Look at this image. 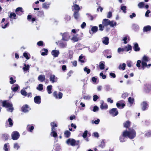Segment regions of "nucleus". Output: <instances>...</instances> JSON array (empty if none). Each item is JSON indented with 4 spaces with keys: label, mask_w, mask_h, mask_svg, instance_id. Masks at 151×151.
<instances>
[{
    "label": "nucleus",
    "mask_w": 151,
    "mask_h": 151,
    "mask_svg": "<svg viewBox=\"0 0 151 151\" xmlns=\"http://www.w3.org/2000/svg\"><path fill=\"white\" fill-rule=\"evenodd\" d=\"M116 25V23L114 21H110L108 19H105L103 20L102 24L99 25V30L103 31L105 27L109 25L111 27H113Z\"/></svg>",
    "instance_id": "nucleus-1"
},
{
    "label": "nucleus",
    "mask_w": 151,
    "mask_h": 151,
    "mask_svg": "<svg viewBox=\"0 0 151 151\" xmlns=\"http://www.w3.org/2000/svg\"><path fill=\"white\" fill-rule=\"evenodd\" d=\"M126 132V135L127 137L131 139H133L136 136V132L134 129H131L129 131L126 130L124 131Z\"/></svg>",
    "instance_id": "nucleus-2"
},
{
    "label": "nucleus",
    "mask_w": 151,
    "mask_h": 151,
    "mask_svg": "<svg viewBox=\"0 0 151 151\" xmlns=\"http://www.w3.org/2000/svg\"><path fill=\"white\" fill-rule=\"evenodd\" d=\"M51 125L52 126V131L50 133V135L54 137H57V134L54 131L55 130V128L57 127L56 124L55 122H53L51 123Z\"/></svg>",
    "instance_id": "nucleus-3"
},
{
    "label": "nucleus",
    "mask_w": 151,
    "mask_h": 151,
    "mask_svg": "<svg viewBox=\"0 0 151 151\" xmlns=\"http://www.w3.org/2000/svg\"><path fill=\"white\" fill-rule=\"evenodd\" d=\"M3 106L8 108L7 110L9 112H12L13 110V108L12 107V104L10 103L6 102V101H4L3 102Z\"/></svg>",
    "instance_id": "nucleus-4"
},
{
    "label": "nucleus",
    "mask_w": 151,
    "mask_h": 151,
    "mask_svg": "<svg viewBox=\"0 0 151 151\" xmlns=\"http://www.w3.org/2000/svg\"><path fill=\"white\" fill-rule=\"evenodd\" d=\"M79 141H76L73 139H69L66 142L67 144L68 145H70L71 146H75L78 145L79 143Z\"/></svg>",
    "instance_id": "nucleus-5"
},
{
    "label": "nucleus",
    "mask_w": 151,
    "mask_h": 151,
    "mask_svg": "<svg viewBox=\"0 0 151 151\" xmlns=\"http://www.w3.org/2000/svg\"><path fill=\"white\" fill-rule=\"evenodd\" d=\"M149 60L150 59L146 55L144 56L142 58V68H143V69H144L145 67H148L147 64V62L149 61Z\"/></svg>",
    "instance_id": "nucleus-6"
},
{
    "label": "nucleus",
    "mask_w": 151,
    "mask_h": 151,
    "mask_svg": "<svg viewBox=\"0 0 151 151\" xmlns=\"http://www.w3.org/2000/svg\"><path fill=\"white\" fill-rule=\"evenodd\" d=\"M60 35L62 36L63 40L67 41L69 40L70 36L68 32H65L63 34L60 33Z\"/></svg>",
    "instance_id": "nucleus-7"
},
{
    "label": "nucleus",
    "mask_w": 151,
    "mask_h": 151,
    "mask_svg": "<svg viewBox=\"0 0 151 151\" xmlns=\"http://www.w3.org/2000/svg\"><path fill=\"white\" fill-rule=\"evenodd\" d=\"M12 138L14 140L17 139L19 137V134L17 131H14L12 134Z\"/></svg>",
    "instance_id": "nucleus-8"
},
{
    "label": "nucleus",
    "mask_w": 151,
    "mask_h": 151,
    "mask_svg": "<svg viewBox=\"0 0 151 151\" xmlns=\"http://www.w3.org/2000/svg\"><path fill=\"white\" fill-rule=\"evenodd\" d=\"M110 114L113 116H116L118 114V112L116 108H113L110 110L109 111Z\"/></svg>",
    "instance_id": "nucleus-9"
},
{
    "label": "nucleus",
    "mask_w": 151,
    "mask_h": 151,
    "mask_svg": "<svg viewBox=\"0 0 151 151\" xmlns=\"http://www.w3.org/2000/svg\"><path fill=\"white\" fill-rule=\"evenodd\" d=\"M127 137L126 132L124 131L123 132L122 135L120 137L119 140L120 142H124L126 140Z\"/></svg>",
    "instance_id": "nucleus-10"
},
{
    "label": "nucleus",
    "mask_w": 151,
    "mask_h": 151,
    "mask_svg": "<svg viewBox=\"0 0 151 151\" xmlns=\"http://www.w3.org/2000/svg\"><path fill=\"white\" fill-rule=\"evenodd\" d=\"M58 79L57 77H56L54 75L51 74L50 75L49 78L50 80L52 83L57 82Z\"/></svg>",
    "instance_id": "nucleus-11"
},
{
    "label": "nucleus",
    "mask_w": 151,
    "mask_h": 151,
    "mask_svg": "<svg viewBox=\"0 0 151 151\" xmlns=\"http://www.w3.org/2000/svg\"><path fill=\"white\" fill-rule=\"evenodd\" d=\"M30 65L26 64H24V66L22 69L24 72L25 73L29 72V70Z\"/></svg>",
    "instance_id": "nucleus-12"
},
{
    "label": "nucleus",
    "mask_w": 151,
    "mask_h": 151,
    "mask_svg": "<svg viewBox=\"0 0 151 151\" xmlns=\"http://www.w3.org/2000/svg\"><path fill=\"white\" fill-rule=\"evenodd\" d=\"M72 9L74 12H78L80 10L79 6L76 4H74L72 6Z\"/></svg>",
    "instance_id": "nucleus-13"
},
{
    "label": "nucleus",
    "mask_w": 151,
    "mask_h": 151,
    "mask_svg": "<svg viewBox=\"0 0 151 151\" xmlns=\"http://www.w3.org/2000/svg\"><path fill=\"white\" fill-rule=\"evenodd\" d=\"M100 108L102 110H106L108 109V106L106 104L104 103V102L102 101V102L101 103Z\"/></svg>",
    "instance_id": "nucleus-14"
},
{
    "label": "nucleus",
    "mask_w": 151,
    "mask_h": 151,
    "mask_svg": "<svg viewBox=\"0 0 151 151\" xmlns=\"http://www.w3.org/2000/svg\"><path fill=\"white\" fill-rule=\"evenodd\" d=\"M34 102L37 104H39L41 103V99L40 96H36L34 98Z\"/></svg>",
    "instance_id": "nucleus-15"
},
{
    "label": "nucleus",
    "mask_w": 151,
    "mask_h": 151,
    "mask_svg": "<svg viewBox=\"0 0 151 151\" xmlns=\"http://www.w3.org/2000/svg\"><path fill=\"white\" fill-rule=\"evenodd\" d=\"M53 96L55 97L56 99H61L63 96V94L62 93L59 92L58 94V96H57V93L56 91H55L53 93Z\"/></svg>",
    "instance_id": "nucleus-16"
},
{
    "label": "nucleus",
    "mask_w": 151,
    "mask_h": 151,
    "mask_svg": "<svg viewBox=\"0 0 151 151\" xmlns=\"http://www.w3.org/2000/svg\"><path fill=\"white\" fill-rule=\"evenodd\" d=\"M142 109L143 111H145L147 109L148 107V104L145 102H143L141 104Z\"/></svg>",
    "instance_id": "nucleus-17"
},
{
    "label": "nucleus",
    "mask_w": 151,
    "mask_h": 151,
    "mask_svg": "<svg viewBox=\"0 0 151 151\" xmlns=\"http://www.w3.org/2000/svg\"><path fill=\"white\" fill-rule=\"evenodd\" d=\"M30 109L27 105L24 106L22 108V111L24 112L28 111Z\"/></svg>",
    "instance_id": "nucleus-18"
},
{
    "label": "nucleus",
    "mask_w": 151,
    "mask_h": 151,
    "mask_svg": "<svg viewBox=\"0 0 151 151\" xmlns=\"http://www.w3.org/2000/svg\"><path fill=\"white\" fill-rule=\"evenodd\" d=\"M102 40L103 43L106 45H107L109 44V39L107 37H103L102 39Z\"/></svg>",
    "instance_id": "nucleus-19"
},
{
    "label": "nucleus",
    "mask_w": 151,
    "mask_h": 151,
    "mask_svg": "<svg viewBox=\"0 0 151 151\" xmlns=\"http://www.w3.org/2000/svg\"><path fill=\"white\" fill-rule=\"evenodd\" d=\"M59 54V52L58 50H54L52 52V55L54 57H57Z\"/></svg>",
    "instance_id": "nucleus-20"
},
{
    "label": "nucleus",
    "mask_w": 151,
    "mask_h": 151,
    "mask_svg": "<svg viewBox=\"0 0 151 151\" xmlns=\"http://www.w3.org/2000/svg\"><path fill=\"white\" fill-rule=\"evenodd\" d=\"M121 101H119L116 104L117 107L119 109H122L125 106V104L123 103H120Z\"/></svg>",
    "instance_id": "nucleus-21"
},
{
    "label": "nucleus",
    "mask_w": 151,
    "mask_h": 151,
    "mask_svg": "<svg viewBox=\"0 0 151 151\" xmlns=\"http://www.w3.org/2000/svg\"><path fill=\"white\" fill-rule=\"evenodd\" d=\"M38 80L41 82L44 81L45 80V76L44 75H41L38 77Z\"/></svg>",
    "instance_id": "nucleus-22"
},
{
    "label": "nucleus",
    "mask_w": 151,
    "mask_h": 151,
    "mask_svg": "<svg viewBox=\"0 0 151 151\" xmlns=\"http://www.w3.org/2000/svg\"><path fill=\"white\" fill-rule=\"evenodd\" d=\"M19 88V86L17 84H15L12 85L11 88L13 91L15 92L18 90Z\"/></svg>",
    "instance_id": "nucleus-23"
},
{
    "label": "nucleus",
    "mask_w": 151,
    "mask_h": 151,
    "mask_svg": "<svg viewBox=\"0 0 151 151\" xmlns=\"http://www.w3.org/2000/svg\"><path fill=\"white\" fill-rule=\"evenodd\" d=\"M23 12L22 8V7H18L15 10V12L17 15H21L22 14L19 13V12Z\"/></svg>",
    "instance_id": "nucleus-24"
},
{
    "label": "nucleus",
    "mask_w": 151,
    "mask_h": 151,
    "mask_svg": "<svg viewBox=\"0 0 151 151\" xmlns=\"http://www.w3.org/2000/svg\"><path fill=\"white\" fill-rule=\"evenodd\" d=\"M9 16V17L12 20L16 19V15L14 13L12 12L10 13Z\"/></svg>",
    "instance_id": "nucleus-25"
},
{
    "label": "nucleus",
    "mask_w": 151,
    "mask_h": 151,
    "mask_svg": "<svg viewBox=\"0 0 151 151\" xmlns=\"http://www.w3.org/2000/svg\"><path fill=\"white\" fill-rule=\"evenodd\" d=\"M143 31L147 32L150 31L151 30V27L149 25H147L144 27Z\"/></svg>",
    "instance_id": "nucleus-26"
},
{
    "label": "nucleus",
    "mask_w": 151,
    "mask_h": 151,
    "mask_svg": "<svg viewBox=\"0 0 151 151\" xmlns=\"http://www.w3.org/2000/svg\"><path fill=\"white\" fill-rule=\"evenodd\" d=\"M48 50L47 49H44L41 50V55H47Z\"/></svg>",
    "instance_id": "nucleus-27"
},
{
    "label": "nucleus",
    "mask_w": 151,
    "mask_h": 151,
    "mask_svg": "<svg viewBox=\"0 0 151 151\" xmlns=\"http://www.w3.org/2000/svg\"><path fill=\"white\" fill-rule=\"evenodd\" d=\"M23 55L27 60H29L30 59V55L29 53L24 52L23 53Z\"/></svg>",
    "instance_id": "nucleus-28"
},
{
    "label": "nucleus",
    "mask_w": 151,
    "mask_h": 151,
    "mask_svg": "<svg viewBox=\"0 0 151 151\" xmlns=\"http://www.w3.org/2000/svg\"><path fill=\"white\" fill-rule=\"evenodd\" d=\"M52 88V86L51 85L48 86L47 87V92L48 94L52 93L51 90Z\"/></svg>",
    "instance_id": "nucleus-29"
},
{
    "label": "nucleus",
    "mask_w": 151,
    "mask_h": 151,
    "mask_svg": "<svg viewBox=\"0 0 151 151\" xmlns=\"http://www.w3.org/2000/svg\"><path fill=\"white\" fill-rule=\"evenodd\" d=\"M104 62L101 61L99 63V67L101 70L104 69Z\"/></svg>",
    "instance_id": "nucleus-30"
},
{
    "label": "nucleus",
    "mask_w": 151,
    "mask_h": 151,
    "mask_svg": "<svg viewBox=\"0 0 151 151\" xmlns=\"http://www.w3.org/2000/svg\"><path fill=\"white\" fill-rule=\"evenodd\" d=\"M78 36L76 35H73V36L71 40L73 41L74 42H77L78 40Z\"/></svg>",
    "instance_id": "nucleus-31"
},
{
    "label": "nucleus",
    "mask_w": 151,
    "mask_h": 151,
    "mask_svg": "<svg viewBox=\"0 0 151 151\" xmlns=\"http://www.w3.org/2000/svg\"><path fill=\"white\" fill-rule=\"evenodd\" d=\"M50 4L47 3H44L42 4V7L43 8L47 9L49 7Z\"/></svg>",
    "instance_id": "nucleus-32"
},
{
    "label": "nucleus",
    "mask_w": 151,
    "mask_h": 151,
    "mask_svg": "<svg viewBox=\"0 0 151 151\" xmlns=\"http://www.w3.org/2000/svg\"><path fill=\"white\" fill-rule=\"evenodd\" d=\"M125 67L126 64L124 63H123L122 65L121 64H120L119 66V69H122L123 70H124L125 69Z\"/></svg>",
    "instance_id": "nucleus-33"
},
{
    "label": "nucleus",
    "mask_w": 151,
    "mask_h": 151,
    "mask_svg": "<svg viewBox=\"0 0 151 151\" xmlns=\"http://www.w3.org/2000/svg\"><path fill=\"white\" fill-rule=\"evenodd\" d=\"M34 129L33 126H31V125H29L27 126V129L29 131L32 132Z\"/></svg>",
    "instance_id": "nucleus-34"
},
{
    "label": "nucleus",
    "mask_w": 151,
    "mask_h": 151,
    "mask_svg": "<svg viewBox=\"0 0 151 151\" xmlns=\"http://www.w3.org/2000/svg\"><path fill=\"white\" fill-rule=\"evenodd\" d=\"M134 48L135 51H139V48L138 47V44L136 43L134 44Z\"/></svg>",
    "instance_id": "nucleus-35"
},
{
    "label": "nucleus",
    "mask_w": 151,
    "mask_h": 151,
    "mask_svg": "<svg viewBox=\"0 0 151 151\" xmlns=\"http://www.w3.org/2000/svg\"><path fill=\"white\" fill-rule=\"evenodd\" d=\"M73 16L75 19H77L79 17V14L78 12H74Z\"/></svg>",
    "instance_id": "nucleus-36"
},
{
    "label": "nucleus",
    "mask_w": 151,
    "mask_h": 151,
    "mask_svg": "<svg viewBox=\"0 0 151 151\" xmlns=\"http://www.w3.org/2000/svg\"><path fill=\"white\" fill-rule=\"evenodd\" d=\"M70 132L68 130L66 131L65 132L64 134L65 137H70Z\"/></svg>",
    "instance_id": "nucleus-37"
},
{
    "label": "nucleus",
    "mask_w": 151,
    "mask_h": 151,
    "mask_svg": "<svg viewBox=\"0 0 151 151\" xmlns=\"http://www.w3.org/2000/svg\"><path fill=\"white\" fill-rule=\"evenodd\" d=\"M124 48L125 49V51H128L131 50L132 47L130 45H128L127 46L124 47Z\"/></svg>",
    "instance_id": "nucleus-38"
},
{
    "label": "nucleus",
    "mask_w": 151,
    "mask_h": 151,
    "mask_svg": "<svg viewBox=\"0 0 151 151\" xmlns=\"http://www.w3.org/2000/svg\"><path fill=\"white\" fill-rule=\"evenodd\" d=\"M98 29V27L96 26H93L92 27L91 29V30L93 32L95 33L96 32Z\"/></svg>",
    "instance_id": "nucleus-39"
},
{
    "label": "nucleus",
    "mask_w": 151,
    "mask_h": 151,
    "mask_svg": "<svg viewBox=\"0 0 151 151\" xmlns=\"http://www.w3.org/2000/svg\"><path fill=\"white\" fill-rule=\"evenodd\" d=\"M43 89V85L41 84H39L38 86L37 87V89L40 91L42 90Z\"/></svg>",
    "instance_id": "nucleus-40"
},
{
    "label": "nucleus",
    "mask_w": 151,
    "mask_h": 151,
    "mask_svg": "<svg viewBox=\"0 0 151 151\" xmlns=\"http://www.w3.org/2000/svg\"><path fill=\"white\" fill-rule=\"evenodd\" d=\"M105 146V142L104 140H102L100 144L99 145V147H101V148H104Z\"/></svg>",
    "instance_id": "nucleus-41"
},
{
    "label": "nucleus",
    "mask_w": 151,
    "mask_h": 151,
    "mask_svg": "<svg viewBox=\"0 0 151 151\" xmlns=\"http://www.w3.org/2000/svg\"><path fill=\"white\" fill-rule=\"evenodd\" d=\"M130 122L129 121L126 122L124 124V127L126 128L128 127L130 125Z\"/></svg>",
    "instance_id": "nucleus-42"
},
{
    "label": "nucleus",
    "mask_w": 151,
    "mask_h": 151,
    "mask_svg": "<svg viewBox=\"0 0 151 151\" xmlns=\"http://www.w3.org/2000/svg\"><path fill=\"white\" fill-rule=\"evenodd\" d=\"M121 9L123 11V12L124 13H125L126 12V6L122 5L121 6Z\"/></svg>",
    "instance_id": "nucleus-43"
},
{
    "label": "nucleus",
    "mask_w": 151,
    "mask_h": 151,
    "mask_svg": "<svg viewBox=\"0 0 151 151\" xmlns=\"http://www.w3.org/2000/svg\"><path fill=\"white\" fill-rule=\"evenodd\" d=\"M145 136L147 137L151 136V130H149L145 134Z\"/></svg>",
    "instance_id": "nucleus-44"
},
{
    "label": "nucleus",
    "mask_w": 151,
    "mask_h": 151,
    "mask_svg": "<svg viewBox=\"0 0 151 151\" xmlns=\"http://www.w3.org/2000/svg\"><path fill=\"white\" fill-rule=\"evenodd\" d=\"M144 3L143 2H141L138 4V6L139 8H142L144 7Z\"/></svg>",
    "instance_id": "nucleus-45"
},
{
    "label": "nucleus",
    "mask_w": 151,
    "mask_h": 151,
    "mask_svg": "<svg viewBox=\"0 0 151 151\" xmlns=\"http://www.w3.org/2000/svg\"><path fill=\"white\" fill-rule=\"evenodd\" d=\"M133 28L134 30H137L139 29V27L138 25L136 24H134L133 25Z\"/></svg>",
    "instance_id": "nucleus-46"
},
{
    "label": "nucleus",
    "mask_w": 151,
    "mask_h": 151,
    "mask_svg": "<svg viewBox=\"0 0 151 151\" xmlns=\"http://www.w3.org/2000/svg\"><path fill=\"white\" fill-rule=\"evenodd\" d=\"M129 38V37L128 36H126L124 37L123 39V40L124 41V44H126L127 42V40H128Z\"/></svg>",
    "instance_id": "nucleus-47"
},
{
    "label": "nucleus",
    "mask_w": 151,
    "mask_h": 151,
    "mask_svg": "<svg viewBox=\"0 0 151 151\" xmlns=\"http://www.w3.org/2000/svg\"><path fill=\"white\" fill-rule=\"evenodd\" d=\"M84 71L87 72V74H89L90 72V70L87 67H85L84 69Z\"/></svg>",
    "instance_id": "nucleus-48"
},
{
    "label": "nucleus",
    "mask_w": 151,
    "mask_h": 151,
    "mask_svg": "<svg viewBox=\"0 0 151 151\" xmlns=\"http://www.w3.org/2000/svg\"><path fill=\"white\" fill-rule=\"evenodd\" d=\"M125 51V49L124 48H119L118 49L117 51L119 53H120V52H123Z\"/></svg>",
    "instance_id": "nucleus-49"
},
{
    "label": "nucleus",
    "mask_w": 151,
    "mask_h": 151,
    "mask_svg": "<svg viewBox=\"0 0 151 151\" xmlns=\"http://www.w3.org/2000/svg\"><path fill=\"white\" fill-rule=\"evenodd\" d=\"M112 12H109L107 14V17L108 18H110L112 16Z\"/></svg>",
    "instance_id": "nucleus-50"
},
{
    "label": "nucleus",
    "mask_w": 151,
    "mask_h": 151,
    "mask_svg": "<svg viewBox=\"0 0 151 151\" xmlns=\"http://www.w3.org/2000/svg\"><path fill=\"white\" fill-rule=\"evenodd\" d=\"M134 99L130 97H129L128 99V101L131 104H133L134 102Z\"/></svg>",
    "instance_id": "nucleus-51"
},
{
    "label": "nucleus",
    "mask_w": 151,
    "mask_h": 151,
    "mask_svg": "<svg viewBox=\"0 0 151 151\" xmlns=\"http://www.w3.org/2000/svg\"><path fill=\"white\" fill-rule=\"evenodd\" d=\"M16 82V80L14 79H13L12 77H11L10 78V83L11 84H13L14 83Z\"/></svg>",
    "instance_id": "nucleus-52"
},
{
    "label": "nucleus",
    "mask_w": 151,
    "mask_h": 151,
    "mask_svg": "<svg viewBox=\"0 0 151 151\" xmlns=\"http://www.w3.org/2000/svg\"><path fill=\"white\" fill-rule=\"evenodd\" d=\"M21 94L24 96H26L27 95V93L24 90H22L21 91Z\"/></svg>",
    "instance_id": "nucleus-53"
},
{
    "label": "nucleus",
    "mask_w": 151,
    "mask_h": 151,
    "mask_svg": "<svg viewBox=\"0 0 151 151\" xmlns=\"http://www.w3.org/2000/svg\"><path fill=\"white\" fill-rule=\"evenodd\" d=\"M8 122L9 123V125L12 126L13 125V124L12 123V121L11 118H9L8 119Z\"/></svg>",
    "instance_id": "nucleus-54"
},
{
    "label": "nucleus",
    "mask_w": 151,
    "mask_h": 151,
    "mask_svg": "<svg viewBox=\"0 0 151 151\" xmlns=\"http://www.w3.org/2000/svg\"><path fill=\"white\" fill-rule=\"evenodd\" d=\"M142 63L141 61L140 60H138L137 61L136 66L138 68L140 67V63Z\"/></svg>",
    "instance_id": "nucleus-55"
},
{
    "label": "nucleus",
    "mask_w": 151,
    "mask_h": 151,
    "mask_svg": "<svg viewBox=\"0 0 151 151\" xmlns=\"http://www.w3.org/2000/svg\"><path fill=\"white\" fill-rule=\"evenodd\" d=\"M100 122V120L99 119H98L97 120L95 121H92V123H94L95 124H98Z\"/></svg>",
    "instance_id": "nucleus-56"
},
{
    "label": "nucleus",
    "mask_w": 151,
    "mask_h": 151,
    "mask_svg": "<svg viewBox=\"0 0 151 151\" xmlns=\"http://www.w3.org/2000/svg\"><path fill=\"white\" fill-rule=\"evenodd\" d=\"M14 148L17 150L19 148V146L17 143H15L14 145Z\"/></svg>",
    "instance_id": "nucleus-57"
},
{
    "label": "nucleus",
    "mask_w": 151,
    "mask_h": 151,
    "mask_svg": "<svg viewBox=\"0 0 151 151\" xmlns=\"http://www.w3.org/2000/svg\"><path fill=\"white\" fill-rule=\"evenodd\" d=\"M86 15L88 16V18H89L90 20H92L93 19V16L90 14H87Z\"/></svg>",
    "instance_id": "nucleus-58"
},
{
    "label": "nucleus",
    "mask_w": 151,
    "mask_h": 151,
    "mask_svg": "<svg viewBox=\"0 0 151 151\" xmlns=\"http://www.w3.org/2000/svg\"><path fill=\"white\" fill-rule=\"evenodd\" d=\"M99 97L95 95L93 96V100L94 101H96L97 100L99 99Z\"/></svg>",
    "instance_id": "nucleus-59"
},
{
    "label": "nucleus",
    "mask_w": 151,
    "mask_h": 151,
    "mask_svg": "<svg viewBox=\"0 0 151 151\" xmlns=\"http://www.w3.org/2000/svg\"><path fill=\"white\" fill-rule=\"evenodd\" d=\"M88 133V131L87 130L85 131L83 135V138H85L86 137Z\"/></svg>",
    "instance_id": "nucleus-60"
},
{
    "label": "nucleus",
    "mask_w": 151,
    "mask_h": 151,
    "mask_svg": "<svg viewBox=\"0 0 151 151\" xmlns=\"http://www.w3.org/2000/svg\"><path fill=\"white\" fill-rule=\"evenodd\" d=\"M99 107L97 106H95L93 107V111L94 112H96V111H98L99 110Z\"/></svg>",
    "instance_id": "nucleus-61"
},
{
    "label": "nucleus",
    "mask_w": 151,
    "mask_h": 151,
    "mask_svg": "<svg viewBox=\"0 0 151 151\" xmlns=\"http://www.w3.org/2000/svg\"><path fill=\"white\" fill-rule=\"evenodd\" d=\"M128 96V94L127 93H123L122 96V97L124 99L127 97Z\"/></svg>",
    "instance_id": "nucleus-62"
},
{
    "label": "nucleus",
    "mask_w": 151,
    "mask_h": 151,
    "mask_svg": "<svg viewBox=\"0 0 151 151\" xmlns=\"http://www.w3.org/2000/svg\"><path fill=\"white\" fill-rule=\"evenodd\" d=\"M106 89L107 91H110L112 90L111 88H110V86L109 85H106Z\"/></svg>",
    "instance_id": "nucleus-63"
},
{
    "label": "nucleus",
    "mask_w": 151,
    "mask_h": 151,
    "mask_svg": "<svg viewBox=\"0 0 151 151\" xmlns=\"http://www.w3.org/2000/svg\"><path fill=\"white\" fill-rule=\"evenodd\" d=\"M127 65L129 67L132 66V63L130 61H128L127 62Z\"/></svg>",
    "instance_id": "nucleus-64"
}]
</instances>
